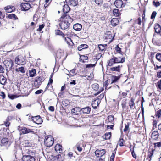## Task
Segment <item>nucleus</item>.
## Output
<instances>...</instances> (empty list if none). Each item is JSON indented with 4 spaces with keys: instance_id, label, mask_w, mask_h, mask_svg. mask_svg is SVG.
<instances>
[{
    "instance_id": "37998d69",
    "label": "nucleus",
    "mask_w": 161,
    "mask_h": 161,
    "mask_svg": "<svg viewBox=\"0 0 161 161\" xmlns=\"http://www.w3.org/2000/svg\"><path fill=\"white\" fill-rule=\"evenodd\" d=\"M114 116L113 115H109L108 116V121L111 123H113V122H114Z\"/></svg>"
},
{
    "instance_id": "6e6552de",
    "label": "nucleus",
    "mask_w": 161,
    "mask_h": 161,
    "mask_svg": "<svg viewBox=\"0 0 161 161\" xmlns=\"http://www.w3.org/2000/svg\"><path fill=\"white\" fill-rule=\"evenodd\" d=\"M96 156L97 157H103L105 158L104 155L106 153V151L104 149H97L95 152Z\"/></svg>"
},
{
    "instance_id": "dca6fc26",
    "label": "nucleus",
    "mask_w": 161,
    "mask_h": 161,
    "mask_svg": "<svg viewBox=\"0 0 161 161\" xmlns=\"http://www.w3.org/2000/svg\"><path fill=\"white\" fill-rule=\"evenodd\" d=\"M155 32L161 36V27L159 24H156L154 27Z\"/></svg>"
},
{
    "instance_id": "393cba45",
    "label": "nucleus",
    "mask_w": 161,
    "mask_h": 161,
    "mask_svg": "<svg viewBox=\"0 0 161 161\" xmlns=\"http://www.w3.org/2000/svg\"><path fill=\"white\" fill-rule=\"evenodd\" d=\"M115 62V63H123L125 61V58L124 57L120 59V57L117 58V57H114Z\"/></svg>"
},
{
    "instance_id": "09e8293b",
    "label": "nucleus",
    "mask_w": 161,
    "mask_h": 161,
    "mask_svg": "<svg viewBox=\"0 0 161 161\" xmlns=\"http://www.w3.org/2000/svg\"><path fill=\"white\" fill-rule=\"evenodd\" d=\"M156 115L158 118L161 116V109H160L157 111Z\"/></svg>"
},
{
    "instance_id": "aec40b11",
    "label": "nucleus",
    "mask_w": 161,
    "mask_h": 161,
    "mask_svg": "<svg viewBox=\"0 0 161 161\" xmlns=\"http://www.w3.org/2000/svg\"><path fill=\"white\" fill-rule=\"evenodd\" d=\"M78 3V0H69L68 4L71 6L74 7L76 6Z\"/></svg>"
},
{
    "instance_id": "c03bdc74",
    "label": "nucleus",
    "mask_w": 161,
    "mask_h": 161,
    "mask_svg": "<svg viewBox=\"0 0 161 161\" xmlns=\"http://www.w3.org/2000/svg\"><path fill=\"white\" fill-rule=\"evenodd\" d=\"M153 144L155 148H159L161 147V142L154 143Z\"/></svg>"
},
{
    "instance_id": "a19ab883",
    "label": "nucleus",
    "mask_w": 161,
    "mask_h": 161,
    "mask_svg": "<svg viewBox=\"0 0 161 161\" xmlns=\"http://www.w3.org/2000/svg\"><path fill=\"white\" fill-rule=\"evenodd\" d=\"M92 1L98 5H101L103 3V0H92Z\"/></svg>"
},
{
    "instance_id": "de8ad7c7",
    "label": "nucleus",
    "mask_w": 161,
    "mask_h": 161,
    "mask_svg": "<svg viewBox=\"0 0 161 161\" xmlns=\"http://www.w3.org/2000/svg\"><path fill=\"white\" fill-rule=\"evenodd\" d=\"M115 50L118 53H121V48L119 47L118 45H117L115 47Z\"/></svg>"
},
{
    "instance_id": "3c124183",
    "label": "nucleus",
    "mask_w": 161,
    "mask_h": 161,
    "mask_svg": "<svg viewBox=\"0 0 161 161\" xmlns=\"http://www.w3.org/2000/svg\"><path fill=\"white\" fill-rule=\"evenodd\" d=\"M44 25L43 24L40 25L39 27L37 29L38 31H41L44 28Z\"/></svg>"
},
{
    "instance_id": "cd10ccee",
    "label": "nucleus",
    "mask_w": 161,
    "mask_h": 161,
    "mask_svg": "<svg viewBox=\"0 0 161 161\" xmlns=\"http://www.w3.org/2000/svg\"><path fill=\"white\" fill-rule=\"evenodd\" d=\"M55 149L57 153H60V151L62 150V146L60 144H57L55 147Z\"/></svg>"
},
{
    "instance_id": "b1692460",
    "label": "nucleus",
    "mask_w": 161,
    "mask_h": 161,
    "mask_svg": "<svg viewBox=\"0 0 161 161\" xmlns=\"http://www.w3.org/2000/svg\"><path fill=\"white\" fill-rule=\"evenodd\" d=\"M14 7L12 6H8L4 8V9L7 12L10 13L14 9Z\"/></svg>"
},
{
    "instance_id": "864d4df0",
    "label": "nucleus",
    "mask_w": 161,
    "mask_h": 161,
    "mask_svg": "<svg viewBox=\"0 0 161 161\" xmlns=\"http://www.w3.org/2000/svg\"><path fill=\"white\" fill-rule=\"evenodd\" d=\"M124 141L123 138H121L119 140V144L120 146H123V142Z\"/></svg>"
},
{
    "instance_id": "9d476101",
    "label": "nucleus",
    "mask_w": 161,
    "mask_h": 161,
    "mask_svg": "<svg viewBox=\"0 0 161 161\" xmlns=\"http://www.w3.org/2000/svg\"><path fill=\"white\" fill-rule=\"evenodd\" d=\"M20 6L21 7L22 10L26 11L28 10L31 7V5L30 4L24 3H22L20 4Z\"/></svg>"
},
{
    "instance_id": "5701e85b",
    "label": "nucleus",
    "mask_w": 161,
    "mask_h": 161,
    "mask_svg": "<svg viewBox=\"0 0 161 161\" xmlns=\"http://www.w3.org/2000/svg\"><path fill=\"white\" fill-rule=\"evenodd\" d=\"M82 28V25L79 23L75 24L73 25V29L76 31H80Z\"/></svg>"
},
{
    "instance_id": "4d7b16f0",
    "label": "nucleus",
    "mask_w": 161,
    "mask_h": 161,
    "mask_svg": "<svg viewBox=\"0 0 161 161\" xmlns=\"http://www.w3.org/2000/svg\"><path fill=\"white\" fill-rule=\"evenodd\" d=\"M62 103L64 106H66L68 105V102L67 100H64L62 102Z\"/></svg>"
},
{
    "instance_id": "ddd939ff",
    "label": "nucleus",
    "mask_w": 161,
    "mask_h": 161,
    "mask_svg": "<svg viewBox=\"0 0 161 161\" xmlns=\"http://www.w3.org/2000/svg\"><path fill=\"white\" fill-rule=\"evenodd\" d=\"M115 6L118 8H121L124 7L123 3L122 0H116L114 3Z\"/></svg>"
},
{
    "instance_id": "0e129e2a",
    "label": "nucleus",
    "mask_w": 161,
    "mask_h": 161,
    "mask_svg": "<svg viewBox=\"0 0 161 161\" xmlns=\"http://www.w3.org/2000/svg\"><path fill=\"white\" fill-rule=\"evenodd\" d=\"M157 76L158 78H161V70L157 72Z\"/></svg>"
},
{
    "instance_id": "69168bd1",
    "label": "nucleus",
    "mask_w": 161,
    "mask_h": 161,
    "mask_svg": "<svg viewBox=\"0 0 161 161\" xmlns=\"http://www.w3.org/2000/svg\"><path fill=\"white\" fill-rule=\"evenodd\" d=\"M49 110L52 111L53 112L54 111V108L53 106H50L48 108Z\"/></svg>"
},
{
    "instance_id": "ea45409f",
    "label": "nucleus",
    "mask_w": 161,
    "mask_h": 161,
    "mask_svg": "<svg viewBox=\"0 0 161 161\" xmlns=\"http://www.w3.org/2000/svg\"><path fill=\"white\" fill-rule=\"evenodd\" d=\"M111 132L106 133L105 134L104 138L106 140L109 139L111 137Z\"/></svg>"
},
{
    "instance_id": "4c0bfd02",
    "label": "nucleus",
    "mask_w": 161,
    "mask_h": 161,
    "mask_svg": "<svg viewBox=\"0 0 161 161\" xmlns=\"http://www.w3.org/2000/svg\"><path fill=\"white\" fill-rule=\"evenodd\" d=\"M116 63L114 57L113 58L111 59L108 63V65L109 66H111L113 65L114 64Z\"/></svg>"
},
{
    "instance_id": "f03ea898",
    "label": "nucleus",
    "mask_w": 161,
    "mask_h": 161,
    "mask_svg": "<svg viewBox=\"0 0 161 161\" xmlns=\"http://www.w3.org/2000/svg\"><path fill=\"white\" fill-rule=\"evenodd\" d=\"M33 153L31 150H28L27 154L23 155L22 158V161H35V158L33 156Z\"/></svg>"
},
{
    "instance_id": "2f4dec72",
    "label": "nucleus",
    "mask_w": 161,
    "mask_h": 161,
    "mask_svg": "<svg viewBox=\"0 0 161 161\" xmlns=\"http://www.w3.org/2000/svg\"><path fill=\"white\" fill-rule=\"evenodd\" d=\"M8 18L9 19H12L14 20H17L18 19V17L17 16L14 14H9L8 16Z\"/></svg>"
},
{
    "instance_id": "5fc2aeb1",
    "label": "nucleus",
    "mask_w": 161,
    "mask_h": 161,
    "mask_svg": "<svg viewBox=\"0 0 161 161\" xmlns=\"http://www.w3.org/2000/svg\"><path fill=\"white\" fill-rule=\"evenodd\" d=\"M77 149V150L79 152H81L82 150V147H80L79 143H78L76 144Z\"/></svg>"
},
{
    "instance_id": "473e14b6",
    "label": "nucleus",
    "mask_w": 161,
    "mask_h": 161,
    "mask_svg": "<svg viewBox=\"0 0 161 161\" xmlns=\"http://www.w3.org/2000/svg\"><path fill=\"white\" fill-rule=\"evenodd\" d=\"M8 140L7 138H4L1 140V143L3 145H5L7 144Z\"/></svg>"
},
{
    "instance_id": "e2e57ef3",
    "label": "nucleus",
    "mask_w": 161,
    "mask_h": 161,
    "mask_svg": "<svg viewBox=\"0 0 161 161\" xmlns=\"http://www.w3.org/2000/svg\"><path fill=\"white\" fill-rule=\"evenodd\" d=\"M0 96L2 97L3 99H4L6 97L5 93L3 92H1Z\"/></svg>"
},
{
    "instance_id": "f257e3e1",
    "label": "nucleus",
    "mask_w": 161,
    "mask_h": 161,
    "mask_svg": "<svg viewBox=\"0 0 161 161\" xmlns=\"http://www.w3.org/2000/svg\"><path fill=\"white\" fill-rule=\"evenodd\" d=\"M60 19L61 20L62 19V21L59 24V26L63 30L67 29L69 26L70 23L73 21V19L69 15L66 14H63Z\"/></svg>"
},
{
    "instance_id": "bf43d9fd",
    "label": "nucleus",
    "mask_w": 161,
    "mask_h": 161,
    "mask_svg": "<svg viewBox=\"0 0 161 161\" xmlns=\"http://www.w3.org/2000/svg\"><path fill=\"white\" fill-rule=\"evenodd\" d=\"M80 57H81L83 59V61L86 60L88 59V57L84 55H81L80 56Z\"/></svg>"
},
{
    "instance_id": "49530a36",
    "label": "nucleus",
    "mask_w": 161,
    "mask_h": 161,
    "mask_svg": "<svg viewBox=\"0 0 161 161\" xmlns=\"http://www.w3.org/2000/svg\"><path fill=\"white\" fill-rule=\"evenodd\" d=\"M153 151L152 150L151 152H149L148 153V156L149 157V158H150L149 161H150L151 160V158L153 155Z\"/></svg>"
},
{
    "instance_id": "13d9d810",
    "label": "nucleus",
    "mask_w": 161,
    "mask_h": 161,
    "mask_svg": "<svg viewBox=\"0 0 161 161\" xmlns=\"http://www.w3.org/2000/svg\"><path fill=\"white\" fill-rule=\"evenodd\" d=\"M129 128V125L128 124L127 125H125V128L124 129V131L125 132H126L128 130Z\"/></svg>"
},
{
    "instance_id": "72a5a7b5",
    "label": "nucleus",
    "mask_w": 161,
    "mask_h": 161,
    "mask_svg": "<svg viewBox=\"0 0 161 161\" xmlns=\"http://www.w3.org/2000/svg\"><path fill=\"white\" fill-rule=\"evenodd\" d=\"M36 73V71L35 69H32L29 71V75L30 77L35 76Z\"/></svg>"
},
{
    "instance_id": "39448f33",
    "label": "nucleus",
    "mask_w": 161,
    "mask_h": 161,
    "mask_svg": "<svg viewBox=\"0 0 161 161\" xmlns=\"http://www.w3.org/2000/svg\"><path fill=\"white\" fill-rule=\"evenodd\" d=\"M15 62L16 64L19 65H24L26 63L25 58L21 56H18L15 58Z\"/></svg>"
},
{
    "instance_id": "c85d7f7f",
    "label": "nucleus",
    "mask_w": 161,
    "mask_h": 161,
    "mask_svg": "<svg viewBox=\"0 0 161 161\" xmlns=\"http://www.w3.org/2000/svg\"><path fill=\"white\" fill-rule=\"evenodd\" d=\"M88 47V46L86 44H82L79 46L77 49L79 51H81L82 49L87 48Z\"/></svg>"
},
{
    "instance_id": "052dcab7",
    "label": "nucleus",
    "mask_w": 161,
    "mask_h": 161,
    "mask_svg": "<svg viewBox=\"0 0 161 161\" xmlns=\"http://www.w3.org/2000/svg\"><path fill=\"white\" fill-rule=\"evenodd\" d=\"M145 11L144 10V11H143V14H142V23H143V24H144V21L145 20Z\"/></svg>"
},
{
    "instance_id": "774afa93",
    "label": "nucleus",
    "mask_w": 161,
    "mask_h": 161,
    "mask_svg": "<svg viewBox=\"0 0 161 161\" xmlns=\"http://www.w3.org/2000/svg\"><path fill=\"white\" fill-rule=\"evenodd\" d=\"M104 96V94L102 93L101 94H100V95L98 97V98L99 99H102L103 98Z\"/></svg>"
},
{
    "instance_id": "6e6d98bb",
    "label": "nucleus",
    "mask_w": 161,
    "mask_h": 161,
    "mask_svg": "<svg viewBox=\"0 0 161 161\" xmlns=\"http://www.w3.org/2000/svg\"><path fill=\"white\" fill-rule=\"evenodd\" d=\"M96 64H87L86 66V68H92L94 67L95 66Z\"/></svg>"
},
{
    "instance_id": "7c9ffc66",
    "label": "nucleus",
    "mask_w": 161,
    "mask_h": 161,
    "mask_svg": "<svg viewBox=\"0 0 161 161\" xmlns=\"http://www.w3.org/2000/svg\"><path fill=\"white\" fill-rule=\"evenodd\" d=\"M120 76H116L113 75L112 76L111 78V80L112 83L115 82L118 80L120 78Z\"/></svg>"
},
{
    "instance_id": "412c9836",
    "label": "nucleus",
    "mask_w": 161,
    "mask_h": 161,
    "mask_svg": "<svg viewBox=\"0 0 161 161\" xmlns=\"http://www.w3.org/2000/svg\"><path fill=\"white\" fill-rule=\"evenodd\" d=\"M111 24L113 26H115L119 23V20L117 18H113L111 21Z\"/></svg>"
},
{
    "instance_id": "c9c22d12",
    "label": "nucleus",
    "mask_w": 161,
    "mask_h": 161,
    "mask_svg": "<svg viewBox=\"0 0 161 161\" xmlns=\"http://www.w3.org/2000/svg\"><path fill=\"white\" fill-rule=\"evenodd\" d=\"M15 71L16 72H20L22 73H24L25 72L24 67H21L15 69Z\"/></svg>"
},
{
    "instance_id": "c756f323",
    "label": "nucleus",
    "mask_w": 161,
    "mask_h": 161,
    "mask_svg": "<svg viewBox=\"0 0 161 161\" xmlns=\"http://www.w3.org/2000/svg\"><path fill=\"white\" fill-rule=\"evenodd\" d=\"M55 34L57 35L62 36L63 38H64L65 34L63 33L60 30H56L55 31Z\"/></svg>"
},
{
    "instance_id": "a18cd8bd",
    "label": "nucleus",
    "mask_w": 161,
    "mask_h": 161,
    "mask_svg": "<svg viewBox=\"0 0 161 161\" xmlns=\"http://www.w3.org/2000/svg\"><path fill=\"white\" fill-rule=\"evenodd\" d=\"M153 4L155 7H157L160 5V3L159 2H155L154 1H153Z\"/></svg>"
},
{
    "instance_id": "423d86ee",
    "label": "nucleus",
    "mask_w": 161,
    "mask_h": 161,
    "mask_svg": "<svg viewBox=\"0 0 161 161\" xmlns=\"http://www.w3.org/2000/svg\"><path fill=\"white\" fill-rule=\"evenodd\" d=\"M3 63L7 68L6 69H8L9 70H11L14 66L13 61L10 59L4 60Z\"/></svg>"
},
{
    "instance_id": "1a4fd4ad",
    "label": "nucleus",
    "mask_w": 161,
    "mask_h": 161,
    "mask_svg": "<svg viewBox=\"0 0 161 161\" xmlns=\"http://www.w3.org/2000/svg\"><path fill=\"white\" fill-rule=\"evenodd\" d=\"M71 113L73 115H76L78 116H81V108L78 107L73 108L71 110Z\"/></svg>"
},
{
    "instance_id": "0eeeda50",
    "label": "nucleus",
    "mask_w": 161,
    "mask_h": 161,
    "mask_svg": "<svg viewBox=\"0 0 161 161\" xmlns=\"http://www.w3.org/2000/svg\"><path fill=\"white\" fill-rule=\"evenodd\" d=\"M53 138L50 137H48L46 136L44 141V143L46 146L47 147H50L53 145Z\"/></svg>"
},
{
    "instance_id": "bb28decb",
    "label": "nucleus",
    "mask_w": 161,
    "mask_h": 161,
    "mask_svg": "<svg viewBox=\"0 0 161 161\" xmlns=\"http://www.w3.org/2000/svg\"><path fill=\"white\" fill-rule=\"evenodd\" d=\"M64 38V40L65 41H66L67 43L70 45H72V44H73V43L71 40V39L68 37H66Z\"/></svg>"
},
{
    "instance_id": "338daca9",
    "label": "nucleus",
    "mask_w": 161,
    "mask_h": 161,
    "mask_svg": "<svg viewBox=\"0 0 161 161\" xmlns=\"http://www.w3.org/2000/svg\"><path fill=\"white\" fill-rule=\"evenodd\" d=\"M43 92V90H39L36 91L35 92V93L36 94H39Z\"/></svg>"
},
{
    "instance_id": "7ed1b4c3",
    "label": "nucleus",
    "mask_w": 161,
    "mask_h": 161,
    "mask_svg": "<svg viewBox=\"0 0 161 161\" xmlns=\"http://www.w3.org/2000/svg\"><path fill=\"white\" fill-rule=\"evenodd\" d=\"M45 80V78L42 75L36 77L34 80L33 86L36 88H39Z\"/></svg>"
},
{
    "instance_id": "a211bd4d",
    "label": "nucleus",
    "mask_w": 161,
    "mask_h": 161,
    "mask_svg": "<svg viewBox=\"0 0 161 161\" xmlns=\"http://www.w3.org/2000/svg\"><path fill=\"white\" fill-rule=\"evenodd\" d=\"M159 136L158 131H154L152 132L151 134V138L153 140H157Z\"/></svg>"
},
{
    "instance_id": "f8f14e48",
    "label": "nucleus",
    "mask_w": 161,
    "mask_h": 161,
    "mask_svg": "<svg viewBox=\"0 0 161 161\" xmlns=\"http://www.w3.org/2000/svg\"><path fill=\"white\" fill-rule=\"evenodd\" d=\"M114 35L113 36L112 35V33L111 31H107L105 34L104 37L105 39L109 40V42H112L114 39Z\"/></svg>"
},
{
    "instance_id": "4be33fe9",
    "label": "nucleus",
    "mask_w": 161,
    "mask_h": 161,
    "mask_svg": "<svg viewBox=\"0 0 161 161\" xmlns=\"http://www.w3.org/2000/svg\"><path fill=\"white\" fill-rule=\"evenodd\" d=\"M6 78L2 75H0V84L3 85H5L6 82Z\"/></svg>"
},
{
    "instance_id": "8fccbe9b",
    "label": "nucleus",
    "mask_w": 161,
    "mask_h": 161,
    "mask_svg": "<svg viewBox=\"0 0 161 161\" xmlns=\"http://www.w3.org/2000/svg\"><path fill=\"white\" fill-rule=\"evenodd\" d=\"M157 14V13L156 12L153 11L152 12V14H151V19H154L155 18V17Z\"/></svg>"
},
{
    "instance_id": "f704fd0d",
    "label": "nucleus",
    "mask_w": 161,
    "mask_h": 161,
    "mask_svg": "<svg viewBox=\"0 0 161 161\" xmlns=\"http://www.w3.org/2000/svg\"><path fill=\"white\" fill-rule=\"evenodd\" d=\"M106 46V44H101L98 45V48L100 50L104 51L105 49Z\"/></svg>"
},
{
    "instance_id": "680f3d73",
    "label": "nucleus",
    "mask_w": 161,
    "mask_h": 161,
    "mask_svg": "<svg viewBox=\"0 0 161 161\" xmlns=\"http://www.w3.org/2000/svg\"><path fill=\"white\" fill-rule=\"evenodd\" d=\"M4 68L1 65H0V73H4Z\"/></svg>"
},
{
    "instance_id": "4468645a",
    "label": "nucleus",
    "mask_w": 161,
    "mask_h": 161,
    "mask_svg": "<svg viewBox=\"0 0 161 161\" xmlns=\"http://www.w3.org/2000/svg\"><path fill=\"white\" fill-rule=\"evenodd\" d=\"M91 108L89 106L81 108V115L82 114H89L91 111Z\"/></svg>"
},
{
    "instance_id": "f3484780",
    "label": "nucleus",
    "mask_w": 161,
    "mask_h": 161,
    "mask_svg": "<svg viewBox=\"0 0 161 161\" xmlns=\"http://www.w3.org/2000/svg\"><path fill=\"white\" fill-rule=\"evenodd\" d=\"M122 67V65H119L117 66L111 68L110 70L111 71H116L118 72H120L121 71V69Z\"/></svg>"
},
{
    "instance_id": "58836bf2",
    "label": "nucleus",
    "mask_w": 161,
    "mask_h": 161,
    "mask_svg": "<svg viewBox=\"0 0 161 161\" xmlns=\"http://www.w3.org/2000/svg\"><path fill=\"white\" fill-rule=\"evenodd\" d=\"M113 13L115 16H118L119 14V10L117 9H114L113 10Z\"/></svg>"
},
{
    "instance_id": "9b49d317",
    "label": "nucleus",
    "mask_w": 161,
    "mask_h": 161,
    "mask_svg": "<svg viewBox=\"0 0 161 161\" xmlns=\"http://www.w3.org/2000/svg\"><path fill=\"white\" fill-rule=\"evenodd\" d=\"M31 119L34 122L37 124H41L42 122V119L39 115L32 117Z\"/></svg>"
},
{
    "instance_id": "2eb2a0df",
    "label": "nucleus",
    "mask_w": 161,
    "mask_h": 161,
    "mask_svg": "<svg viewBox=\"0 0 161 161\" xmlns=\"http://www.w3.org/2000/svg\"><path fill=\"white\" fill-rule=\"evenodd\" d=\"M61 4L63 5V10L64 13V14H67L70 10V8L68 5L65 4L64 2L62 3Z\"/></svg>"
},
{
    "instance_id": "6ab92c4d",
    "label": "nucleus",
    "mask_w": 161,
    "mask_h": 161,
    "mask_svg": "<svg viewBox=\"0 0 161 161\" xmlns=\"http://www.w3.org/2000/svg\"><path fill=\"white\" fill-rule=\"evenodd\" d=\"M100 103L98 99H96L92 101V106L94 109H96L97 107L98 106Z\"/></svg>"
},
{
    "instance_id": "a878e982",
    "label": "nucleus",
    "mask_w": 161,
    "mask_h": 161,
    "mask_svg": "<svg viewBox=\"0 0 161 161\" xmlns=\"http://www.w3.org/2000/svg\"><path fill=\"white\" fill-rule=\"evenodd\" d=\"M134 99L132 98L130 100L129 102V104L131 109H134L135 108V103H134Z\"/></svg>"
},
{
    "instance_id": "e433bc0d",
    "label": "nucleus",
    "mask_w": 161,
    "mask_h": 161,
    "mask_svg": "<svg viewBox=\"0 0 161 161\" xmlns=\"http://www.w3.org/2000/svg\"><path fill=\"white\" fill-rule=\"evenodd\" d=\"M92 88L94 90H97L99 88V85L97 83H94L92 84Z\"/></svg>"
},
{
    "instance_id": "79ce46f5",
    "label": "nucleus",
    "mask_w": 161,
    "mask_h": 161,
    "mask_svg": "<svg viewBox=\"0 0 161 161\" xmlns=\"http://www.w3.org/2000/svg\"><path fill=\"white\" fill-rule=\"evenodd\" d=\"M156 59L159 62H161V53H157L156 56Z\"/></svg>"
},
{
    "instance_id": "603ef678",
    "label": "nucleus",
    "mask_w": 161,
    "mask_h": 161,
    "mask_svg": "<svg viewBox=\"0 0 161 161\" xmlns=\"http://www.w3.org/2000/svg\"><path fill=\"white\" fill-rule=\"evenodd\" d=\"M141 19L140 17L138 18L136 20V22L139 25H140L141 24Z\"/></svg>"
},
{
    "instance_id": "20e7f679",
    "label": "nucleus",
    "mask_w": 161,
    "mask_h": 161,
    "mask_svg": "<svg viewBox=\"0 0 161 161\" xmlns=\"http://www.w3.org/2000/svg\"><path fill=\"white\" fill-rule=\"evenodd\" d=\"M18 130L21 132V134H25L29 133H32L33 134H35V132L32 129L27 128L25 127H20L19 126L18 127Z\"/></svg>"
}]
</instances>
